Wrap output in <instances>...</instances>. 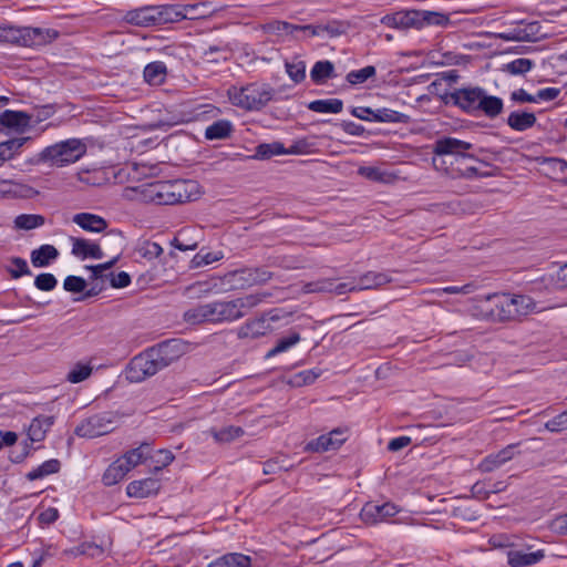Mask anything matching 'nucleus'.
<instances>
[{
	"instance_id": "obj_1",
	"label": "nucleus",
	"mask_w": 567,
	"mask_h": 567,
	"mask_svg": "<svg viewBox=\"0 0 567 567\" xmlns=\"http://www.w3.org/2000/svg\"><path fill=\"white\" fill-rule=\"evenodd\" d=\"M185 346L179 339L163 341L135 355L126 369V379L142 382L172 364L184 353Z\"/></svg>"
},
{
	"instance_id": "obj_2",
	"label": "nucleus",
	"mask_w": 567,
	"mask_h": 567,
	"mask_svg": "<svg viewBox=\"0 0 567 567\" xmlns=\"http://www.w3.org/2000/svg\"><path fill=\"white\" fill-rule=\"evenodd\" d=\"M440 97L445 105L456 106L471 115L483 114L488 118H496L504 109L501 97L487 94L481 86H463L445 92Z\"/></svg>"
},
{
	"instance_id": "obj_3",
	"label": "nucleus",
	"mask_w": 567,
	"mask_h": 567,
	"mask_svg": "<svg viewBox=\"0 0 567 567\" xmlns=\"http://www.w3.org/2000/svg\"><path fill=\"white\" fill-rule=\"evenodd\" d=\"M194 9L195 6H186L184 11L178 10L175 6H145L128 10L123 19L128 24L147 28L186 19V11Z\"/></svg>"
},
{
	"instance_id": "obj_4",
	"label": "nucleus",
	"mask_w": 567,
	"mask_h": 567,
	"mask_svg": "<svg viewBox=\"0 0 567 567\" xmlns=\"http://www.w3.org/2000/svg\"><path fill=\"white\" fill-rule=\"evenodd\" d=\"M266 295L251 293L233 300H217L206 302L208 321L210 324L236 321L247 315L249 310L257 307Z\"/></svg>"
},
{
	"instance_id": "obj_5",
	"label": "nucleus",
	"mask_w": 567,
	"mask_h": 567,
	"mask_svg": "<svg viewBox=\"0 0 567 567\" xmlns=\"http://www.w3.org/2000/svg\"><path fill=\"white\" fill-rule=\"evenodd\" d=\"M86 144L79 138H69L47 146L30 159L33 165L49 163L52 166L63 167L78 162L86 153Z\"/></svg>"
},
{
	"instance_id": "obj_6",
	"label": "nucleus",
	"mask_w": 567,
	"mask_h": 567,
	"mask_svg": "<svg viewBox=\"0 0 567 567\" xmlns=\"http://www.w3.org/2000/svg\"><path fill=\"white\" fill-rule=\"evenodd\" d=\"M275 95V90L266 83H249L245 86H231L228 90L230 102L246 111H260Z\"/></svg>"
},
{
	"instance_id": "obj_7",
	"label": "nucleus",
	"mask_w": 567,
	"mask_h": 567,
	"mask_svg": "<svg viewBox=\"0 0 567 567\" xmlns=\"http://www.w3.org/2000/svg\"><path fill=\"white\" fill-rule=\"evenodd\" d=\"M58 37L54 29L0 25V42L3 43L32 48L45 45Z\"/></svg>"
},
{
	"instance_id": "obj_8",
	"label": "nucleus",
	"mask_w": 567,
	"mask_h": 567,
	"mask_svg": "<svg viewBox=\"0 0 567 567\" xmlns=\"http://www.w3.org/2000/svg\"><path fill=\"white\" fill-rule=\"evenodd\" d=\"M116 426V415L103 412L83 420L74 430L80 437L93 439L112 432Z\"/></svg>"
},
{
	"instance_id": "obj_9",
	"label": "nucleus",
	"mask_w": 567,
	"mask_h": 567,
	"mask_svg": "<svg viewBox=\"0 0 567 567\" xmlns=\"http://www.w3.org/2000/svg\"><path fill=\"white\" fill-rule=\"evenodd\" d=\"M433 154L436 156H453L456 162L468 159L478 161L473 154L468 153L473 150V144L452 136H443L437 138L433 144Z\"/></svg>"
},
{
	"instance_id": "obj_10",
	"label": "nucleus",
	"mask_w": 567,
	"mask_h": 567,
	"mask_svg": "<svg viewBox=\"0 0 567 567\" xmlns=\"http://www.w3.org/2000/svg\"><path fill=\"white\" fill-rule=\"evenodd\" d=\"M511 303L508 293H495L486 298L482 309L486 319L493 322H505L515 320Z\"/></svg>"
},
{
	"instance_id": "obj_11",
	"label": "nucleus",
	"mask_w": 567,
	"mask_h": 567,
	"mask_svg": "<svg viewBox=\"0 0 567 567\" xmlns=\"http://www.w3.org/2000/svg\"><path fill=\"white\" fill-rule=\"evenodd\" d=\"M182 182H164L151 186V199L157 205H174L182 203L186 197L183 193Z\"/></svg>"
},
{
	"instance_id": "obj_12",
	"label": "nucleus",
	"mask_w": 567,
	"mask_h": 567,
	"mask_svg": "<svg viewBox=\"0 0 567 567\" xmlns=\"http://www.w3.org/2000/svg\"><path fill=\"white\" fill-rule=\"evenodd\" d=\"M277 320H279V316L271 310L258 318L246 321L237 329V337L239 339H256L262 337L267 332L271 331L269 321Z\"/></svg>"
},
{
	"instance_id": "obj_13",
	"label": "nucleus",
	"mask_w": 567,
	"mask_h": 567,
	"mask_svg": "<svg viewBox=\"0 0 567 567\" xmlns=\"http://www.w3.org/2000/svg\"><path fill=\"white\" fill-rule=\"evenodd\" d=\"M399 509L393 503L377 504L368 502L360 512L363 523L374 525L398 514Z\"/></svg>"
},
{
	"instance_id": "obj_14",
	"label": "nucleus",
	"mask_w": 567,
	"mask_h": 567,
	"mask_svg": "<svg viewBox=\"0 0 567 567\" xmlns=\"http://www.w3.org/2000/svg\"><path fill=\"white\" fill-rule=\"evenodd\" d=\"M519 446V443L517 444H509L498 451L497 453H493L487 455L483 458V461L478 465V470L482 473H491L497 468H499L502 465H504L506 462L514 458L515 454H519L517 451V447Z\"/></svg>"
},
{
	"instance_id": "obj_15",
	"label": "nucleus",
	"mask_w": 567,
	"mask_h": 567,
	"mask_svg": "<svg viewBox=\"0 0 567 567\" xmlns=\"http://www.w3.org/2000/svg\"><path fill=\"white\" fill-rule=\"evenodd\" d=\"M161 483L157 478L147 477L140 481H133L126 486V493L130 497L145 498L157 494Z\"/></svg>"
},
{
	"instance_id": "obj_16",
	"label": "nucleus",
	"mask_w": 567,
	"mask_h": 567,
	"mask_svg": "<svg viewBox=\"0 0 567 567\" xmlns=\"http://www.w3.org/2000/svg\"><path fill=\"white\" fill-rule=\"evenodd\" d=\"M545 557L544 549L533 553H525L520 549H511L507 551V564L511 567H529L538 564Z\"/></svg>"
},
{
	"instance_id": "obj_17",
	"label": "nucleus",
	"mask_w": 567,
	"mask_h": 567,
	"mask_svg": "<svg viewBox=\"0 0 567 567\" xmlns=\"http://www.w3.org/2000/svg\"><path fill=\"white\" fill-rule=\"evenodd\" d=\"M30 120L31 116L22 111L6 110L0 115V124L18 133H23L30 126Z\"/></svg>"
},
{
	"instance_id": "obj_18",
	"label": "nucleus",
	"mask_w": 567,
	"mask_h": 567,
	"mask_svg": "<svg viewBox=\"0 0 567 567\" xmlns=\"http://www.w3.org/2000/svg\"><path fill=\"white\" fill-rule=\"evenodd\" d=\"M71 241H72V255H74L78 258L101 259L104 256L101 247L95 243H90L89 240H86L84 238H76V237H71Z\"/></svg>"
},
{
	"instance_id": "obj_19",
	"label": "nucleus",
	"mask_w": 567,
	"mask_h": 567,
	"mask_svg": "<svg viewBox=\"0 0 567 567\" xmlns=\"http://www.w3.org/2000/svg\"><path fill=\"white\" fill-rule=\"evenodd\" d=\"M243 285L254 286L265 284L271 279V272L265 268H244L231 274Z\"/></svg>"
},
{
	"instance_id": "obj_20",
	"label": "nucleus",
	"mask_w": 567,
	"mask_h": 567,
	"mask_svg": "<svg viewBox=\"0 0 567 567\" xmlns=\"http://www.w3.org/2000/svg\"><path fill=\"white\" fill-rule=\"evenodd\" d=\"M256 558L241 553H228L210 561L207 567H254Z\"/></svg>"
},
{
	"instance_id": "obj_21",
	"label": "nucleus",
	"mask_w": 567,
	"mask_h": 567,
	"mask_svg": "<svg viewBox=\"0 0 567 567\" xmlns=\"http://www.w3.org/2000/svg\"><path fill=\"white\" fill-rule=\"evenodd\" d=\"M72 220L83 230L90 233H102L107 228V221L95 214L79 213L73 216Z\"/></svg>"
},
{
	"instance_id": "obj_22",
	"label": "nucleus",
	"mask_w": 567,
	"mask_h": 567,
	"mask_svg": "<svg viewBox=\"0 0 567 567\" xmlns=\"http://www.w3.org/2000/svg\"><path fill=\"white\" fill-rule=\"evenodd\" d=\"M415 10L399 11L393 14L382 17L381 23L389 28L409 29L416 28Z\"/></svg>"
},
{
	"instance_id": "obj_23",
	"label": "nucleus",
	"mask_w": 567,
	"mask_h": 567,
	"mask_svg": "<svg viewBox=\"0 0 567 567\" xmlns=\"http://www.w3.org/2000/svg\"><path fill=\"white\" fill-rule=\"evenodd\" d=\"M54 423L52 415H39L34 417L29 426L28 436L31 442H41L44 440L47 432Z\"/></svg>"
},
{
	"instance_id": "obj_24",
	"label": "nucleus",
	"mask_w": 567,
	"mask_h": 567,
	"mask_svg": "<svg viewBox=\"0 0 567 567\" xmlns=\"http://www.w3.org/2000/svg\"><path fill=\"white\" fill-rule=\"evenodd\" d=\"M392 281V278L386 272L368 271L359 277L355 282L357 289L368 290L377 289Z\"/></svg>"
},
{
	"instance_id": "obj_25",
	"label": "nucleus",
	"mask_w": 567,
	"mask_h": 567,
	"mask_svg": "<svg viewBox=\"0 0 567 567\" xmlns=\"http://www.w3.org/2000/svg\"><path fill=\"white\" fill-rule=\"evenodd\" d=\"M415 16L416 29L425 25L444 27L450 23L449 17L437 11L415 10Z\"/></svg>"
},
{
	"instance_id": "obj_26",
	"label": "nucleus",
	"mask_w": 567,
	"mask_h": 567,
	"mask_svg": "<svg viewBox=\"0 0 567 567\" xmlns=\"http://www.w3.org/2000/svg\"><path fill=\"white\" fill-rule=\"evenodd\" d=\"M536 116L533 112H519L514 111L509 113L506 123L507 125L517 132H524L536 124Z\"/></svg>"
},
{
	"instance_id": "obj_27",
	"label": "nucleus",
	"mask_w": 567,
	"mask_h": 567,
	"mask_svg": "<svg viewBox=\"0 0 567 567\" xmlns=\"http://www.w3.org/2000/svg\"><path fill=\"white\" fill-rule=\"evenodd\" d=\"M509 301H512L511 306L514 319L527 316L537 308L534 299L526 295H509Z\"/></svg>"
},
{
	"instance_id": "obj_28",
	"label": "nucleus",
	"mask_w": 567,
	"mask_h": 567,
	"mask_svg": "<svg viewBox=\"0 0 567 567\" xmlns=\"http://www.w3.org/2000/svg\"><path fill=\"white\" fill-rule=\"evenodd\" d=\"M59 256L58 249L52 245H42L31 251V262L34 267H47Z\"/></svg>"
},
{
	"instance_id": "obj_29",
	"label": "nucleus",
	"mask_w": 567,
	"mask_h": 567,
	"mask_svg": "<svg viewBox=\"0 0 567 567\" xmlns=\"http://www.w3.org/2000/svg\"><path fill=\"white\" fill-rule=\"evenodd\" d=\"M150 453H151V444L144 442L138 447L126 452L122 457H120V460L123 462L124 465L127 466V470L131 471L138 464L146 461Z\"/></svg>"
},
{
	"instance_id": "obj_30",
	"label": "nucleus",
	"mask_w": 567,
	"mask_h": 567,
	"mask_svg": "<svg viewBox=\"0 0 567 567\" xmlns=\"http://www.w3.org/2000/svg\"><path fill=\"white\" fill-rule=\"evenodd\" d=\"M144 80L151 85H161L167 75V68L164 62L155 61L144 68Z\"/></svg>"
},
{
	"instance_id": "obj_31",
	"label": "nucleus",
	"mask_w": 567,
	"mask_h": 567,
	"mask_svg": "<svg viewBox=\"0 0 567 567\" xmlns=\"http://www.w3.org/2000/svg\"><path fill=\"white\" fill-rule=\"evenodd\" d=\"M233 124L227 120H218L206 127L205 137L209 141L226 140L233 133Z\"/></svg>"
},
{
	"instance_id": "obj_32",
	"label": "nucleus",
	"mask_w": 567,
	"mask_h": 567,
	"mask_svg": "<svg viewBox=\"0 0 567 567\" xmlns=\"http://www.w3.org/2000/svg\"><path fill=\"white\" fill-rule=\"evenodd\" d=\"M31 140V137H14L0 143V165L11 159L18 154L21 147Z\"/></svg>"
},
{
	"instance_id": "obj_33",
	"label": "nucleus",
	"mask_w": 567,
	"mask_h": 567,
	"mask_svg": "<svg viewBox=\"0 0 567 567\" xmlns=\"http://www.w3.org/2000/svg\"><path fill=\"white\" fill-rule=\"evenodd\" d=\"M334 76V65L328 60L316 62L310 71V78L316 84H322Z\"/></svg>"
},
{
	"instance_id": "obj_34",
	"label": "nucleus",
	"mask_w": 567,
	"mask_h": 567,
	"mask_svg": "<svg viewBox=\"0 0 567 567\" xmlns=\"http://www.w3.org/2000/svg\"><path fill=\"white\" fill-rule=\"evenodd\" d=\"M130 471L123 462L117 458L104 472L102 481L104 485L112 486L122 481Z\"/></svg>"
},
{
	"instance_id": "obj_35",
	"label": "nucleus",
	"mask_w": 567,
	"mask_h": 567,
	"mask_svg": "<svg viewBox=\"0 0 567 567\" xmlns=\"http://www.w3.org/2000/svg\"><path fill=\"white\" fill-rule=\"evenodd\" d=\"M217 443H229L244 435V430L240 426L228 425L221 429L212 427L207 431Z\"/></svg>"
},
{
	"instance_id": "obj_36",
	"label": "nucleus",
	"mask_w": 567,
	"mask_h": 567,
	"mask_svg": "<svg viewBox=\"0 0 567 567\" xmlns=\"http://www.w3.org/2000/svg\"><path fill=\"white\" fill-rule=\"evenodd\" d=\"M307 107L316 113L338 114L343 110V102L340 99L315 100Z\"/></svg>"
},
{
	"instance_id": "obj_37",
	"label": "nucleus",
	"mask_w": 567,
	"mask_h": 567,
	"mask_svg": "<svg viewBox=\"0 0 567 567\" xmlns=\"http://www.w3.org/2000/svg\"><path fill=\"white\" fill-rule=\"evenodd\" d=\"M410 121V116L404 113L388 107L375 109L374 122L408 124Z\"/></svg>"
},
{
	"instance_id": "obj_38",
	"label": "nucleus",
	"mask_w": 567,
	"mask_h": 567,
	"mask_svg": "<svg viewBox=\"0 0 567 567\" xmlns=\"http://www.w3.org/2000/svg\"><path fill=\"white\" fill-rule=\"evenodd\" d=\"M208 312L205 303H198L187 309L183 315V319L185 322L193 326L209 323Z\"/></svg>"
},
{
	"instance_id": "obj_39",
	"label": "nucleus",
	"mask_w": 567,
	"mask_h": 567,
	"mask_svg": "<svg viewBox=\"0 0 567 567\" xmlns=\"http://www.w3.org/2000/svg\"><path fill=\"white\" fill-rule=\"evenodd\" d=\"M60 466H61L60 461L52 458V460L43 462L40 466L30 471L25 475V477L29 481L40 480L47 475L58 473L60 471Z\"/></svg>"
},
{
	"instance_id": "obj_40",
	"label": "nucleus",
	"mask_w": 567,
	"mask_h": 567,
	"mask_svg": "<svg viewBox=\"0 0 567 567\" xmlns=\"http://www.w3.org/2000/svg\"><path fill=\"white\" fill-rule=\"evenodd\" d=\"M45 218L38 214H21L14 218L17 229L31 230L43 226Z\"/></svg>"
},
{
	"instance_id": "obj_41",
	"label": "nucleus",
	"mask_w": 567,
	"mask_h": 567,
	"mask_svg": "<svg viewBox=\"0 0 567 567\" xmlns=\"http://www.w3.org/2000/svg\"><path fill=\"white\" fill-rule=\"evenodd\" d=\"M286 154V148L280 142L262 143L256 147L255 158L268 159L275 155Z\"/></svg>"
},
{
	"instance_id": "obj_42",
	"label": "nucleus",
	"mask_w": 567,
	"mask_h": 567,
	"mask_svg": "<svg viewBox=\"0 0 567 567\" xmlns=\"http://www.w3.org/2000/svg\"><path fill=\"white\" fill-rule=\"evenodd\" d=\"M300 340L301 337L298 332H291L289 336L280 338L276 346L267 352L266 358H272L279 353L288 351Z\"/></svg>"
},
{
	"instance_id": "obj_43",
	"label": "nucleus",
	"mask_w": 567,
	"mask_h": 567,
	"mask_svg": "<svg viewBox=\"0 0 567 567\" xmlns=\"http://www.w3.org/2000/svg\"><path fill=\"white\" fill-rule=\"evenodd\" d=\"M8 261L9 265L6 266V269L13 279L31 275V270L25 259L21 257H11Z\"/></svg>"
},
{
	"instance_id": "obj_44",
	"label": "nucleus",
	"mask_w": 567,
	"mask_h": 567,
	"mask_svg": "<svg viewBox=\"0 0 567 567\" xmlns=\"http://www.w3.org/2000/svg\"><path fill=\"white\" fill-rule=\"evenodd\" d=\"M224 257L221 251H205L199 250L190 260V268H199L203 266L210 265L215 261L220 260Z\"/></svg>"
},
{
	"instance_id": "obj_45",
	"label": "nucleus",
	"mask_w": 567,
	"mask_h": 567,
	"mask_svg": "<svg viewBox=\"0 0 567 567\" xmlns=\"http://www.w3.org/2000/svg\"><path fill=\"white\" fill-rule=\"evenodd\" d=\"M135 250L141 257L148 260L157 258L163 254L161 245L151 240L140 241Z\"/></svg>"
},
{
	"instance_id": "obj_46",
	"label": "nucleus",
	"mask_w": 567,
	"mask_h": 567,
	"mask_svg": "<svg viewBox=\"0 0 567 567\" xmlns=\"http://www.w3.org/2000/svg\"><path fill=\"white\" fill-rule=\"evenodd\" d=\"M535 63L530 59L518 58L504 65L503 71L513 75H523L534 68Z\"/></svg>"
},
{
	"instance_id": "obj_47",
	"label": "nucleus",
	"mask_w": 567,
	"mask_h": 567,
	"mask_svg": "<svg viewBox=\"0 0 567 567\" xmlns=\"http://www.w3.org/2000/svg\"><path fill=\"white\" fill-rule=\"evenodd\" d=\"M375 74H377V69L373 65H368L360 70L350 71L347 74L346 80L350 84L357 85V84L364 83L367 80H369L370 78H373Z\"/></svg>"
},
{
	"instance_id": "obj_48",
	"label": "nucleus",
	"mask_w": 567,
	"mask_h": 567,
	"mask_svg": "<svg viewBox=\"0 0 567 567\" xmlns=\"http://www.w3.org/2000/svg\"><path fill=\"white\" fill-rule=\"evenodd\" d=\"M358 173L373 182L389 183L392 179V174L373 166H361Z\"/></svg>"
},
{
	"instance_id": "obj_49",
	"label": "nucleus",
	"mask_w": 567,
	"mask_h": 567,
	"mask_svg": "<svg viewBox=\"0 0 567 567\" xmlns=\"http://www.w3.org/2000/svg\"><path fill=\"white\" fill-rule=\"evenodd\" d=\"M286 71L289 78L295 83H300L306 79V63L301 60H293L290 62H286L285 64Z\"/></svg>"
},
{
	"instance_id": "obj_50",
	"label": "nucleus",
	"mask_w": 567,
	"mask_h": 567,
	"mask_svg": "<svg viewBox=\"0 0 567 567\" xmlns=\"http://www.w3.org/2000/svg\"><path fill=\"white\" fill-rule=\"evenodd\" d=\"M313 32L320 34V37L328 35L329 38H333L344 33L346 25L338 21H332L329 23H319L317 30L315 29Z\"/></svg>"
},
{
	"instance_id": "obj_51",
	"label": "nucleus",
	"mask_w": 567,
	"mask_h": 567,
	"mask_svg": "<svg viewBox=\"0 0 567 567\" xmlns=\"http://www.w3.org/2000/svg\"><path fill=\"white\" fill-rule=\"evenodd\" d=\"M333 450V443L331 442V437H328L327 434L320 435L319 437L311 440L305 446L306 452H327Z\"/></svg>"
},
{
	"instance_id": "obj_52",
	"label": "nucleus",
	"mask_w": 567,
	"mask_h": 567,
	"mask_svg": "<svg viewBox=\"0 0 567 567\" xmlns=\"http://www.w3.org/2000/svg\"><path fill=\"white\" fill-rule=\"evenodd\" d=\"M118 256L114 257L112 260L100 264V265H87L85 266V269L90 270L92 272L91 278L93 280H101L103 282L104 278H110L107 276L109 274H104L106 270H110L118 260Z\"/></svg>"
},
{
	"instance_id": "obj_53",
	"label": "nucleus",
	"mask_w": 567,
	"mask_h": 567,
	"mask_svg": "<svg viewBox=\"0 0 567 567\" xmlns=\"http://www.w3.org/2000/svg\"><path fill=\"white\" fill-rule=\"evenodd\" d=\"M265 30L268 33L281 35V34H292L297 31V24H292L286 21H271L265 25Z\"/></svg>"
},
{
	"instance_id": "obj_54",
	"label": "nucleus",
	"mask_w": 567,
	"mask_h": 567,
	"mask_svg": "<svg viewBox=\"0 0 567 567\" xmlns=\"http://www.w3.org/2000/svg\"><path fill=\"white\" fill-rule=\"evenodd\" d=\"M92 368L87 364H76L69 373L68 381L71 383H79L90 377Z\"/></svg>"
},
{
	"instance_id": "obj_55",
	"label": "nucleus",
	"mask_w": 567,
	"mask_h": 567,
	"mask_svg": "<svg viewBox=\"0 0 567 567\" xmlns=\"http://www.w3.org/2000/svg\"><path fill=\"white\" fill-rule=\"evenodd\" d=\"M58 285L56 278L49 272L40 274L34 279V286L42 291H51Z\"/></svg>"
},
{
	"instance_id": "obj_56",
	"label": "nucleus",
	"mask_w": 567,
	"mask_h": 567,
	"mask_svg": "<svg viewBox=\"0 0 567 567\" xmlns=\"http://www.w3.org/2000/svg\"><path fill=\"white\" fill-rule=\"evenodd\" d=\"M63 288L73 293L83 292L86 288V281L79 276H68L64 279Z\"/></svg>"
},
{
	"instance_id": "obj_57",
	"label": "nucleus",
	"mask_w": 567,
	"mask_h": 567,
	"mask_svg": "<svg viewBox=\"0 0 567 567\" xmlns=\"http://www.w3.org/2000/svg\"><path fill=\"white\" fill-rule=\"evenodd\" d=\"M545 429L549 432H561L567 430V411L561 412L545 423Z\"/></svg>"
},
{
	"instance_id": "obj_58",
	"label": "nucleus",
	"mask_w": 567,
	"mask_h": 567,
	"mask_svg": "<svg viewBox=\"0 0 567 567\" xmlns=\"http://www.w3.org/2000/svg\"><path fill=\"white\" fill-rule=\"evenodd\" d=\"M289 465H286L284 461L279 460V457L270 458L266 461L262 465V473L265 475L277 474L281 471H288Z\"/></svg>"
},
{
	"instance_id": "obj_59",
	"label": "nucleus",
	"mask_w": 567,
	"mask_h": 567,
	"mask_svg": "<svg viewBox=\"0 0 567 567\" xmlns=\"http://www.w3.org/2000/svg\"><path fill=\"white\" fill-rule=\"evenodd\" d=\"M333 280H322L317 282H309L305 285L303 289L305 292L311 293V292H333Z\"/></svg>"
},
{
	"instance_id": "obj_60",
	"label": "nucleus",
	"mask_w": 567,
	"mask_h": 567,
	"mask_svg": "<svg viewBox=\"0 0 567 567\" xmlns=\"http://www.w3.org/2000/svg\"><path fill=\"white\" fill-rule=\"evenodd\" d=\"M174 461V454L168 450H159L154 456V471L158 472Z\"/></svg>"
},
{
	"instance_id": "obj_61",
	"label": "nucleus",
	"mask_w": 567,
	"mask_h": 567,
	"mask_svg": "<svg viewBox=\"0 0 567 567\" xmlns=\"http://www.w3.org/2000/svg\"><path fill=\"white\" fill-rule=\"evenodd\" d=\"M321 374L320 370L311 369L299 372L296 378L298 385H307L313 383Z\"/></svg>"
},
{
	"instance_id": "obj_62",
	"label": "nucleus",
	"mask_w": 567,
	"mask_h": 567,
	"mask_svg": "<svg viewBox=\"0 0 567 567\" xmlns=\"http://www.w3.org/2000/svg\"><path fill=\"white\" fill-rule=\"evenodd\" d=\"M110 284L113 288H125L131 284V277L127 272L121 271L118 274L109 272Z\"/></svg>"
},
{
	"instance_id": "obj_63",
	"label": "nucleus",
	"mask_w": 567,
	"mask_h": 567,
	"mask_svg": "<svg viewBox=\"0 0 567 567\" xmlns=\"http://www.w3.org/2000/svg\"><path fill=\"white\" fill-rule=\"evenodd\" d=\"M453 177H464V178H474V177H486L489 176L488 173H480L478 169L474 166H467L464 169H454L452 168Z\"/></svg>"
},
{
	"instance_id": "obj_64",
	"label": "nucleus",
	"mask_w": 567,
	"mask_h": 567,
	"mask_svg": "<svg viewBox=\"0 0 567 567\" xmlns=\"http://www.w3.org/2000/svg\"><path fill=\"white\" fill-rule=\"evenodd\" d=\"M351 114L362 121L374 122L375 109L357 106L351 109Z\"/></svg>"
}]
</instances>
